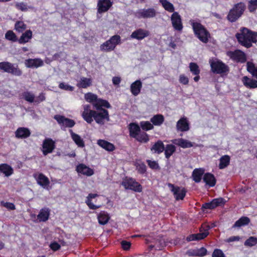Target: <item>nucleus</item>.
<instances>
[{
  "label": "nucleus",
  "instance_id": "obj_1",
  "mask_svg": "<svg viewBox=\"0 0 257 257\" xmlns=\"http://www.w3.org/2000/svg\"><path fill=\"white\" fill-rule=\"evenodd\" d=\"M83 107L82 116L88 123H91L94 119L97 124L103 125L109 120L108 111L102 107L95 108L96 110H92L90 105L88 104L84 105Z\"/></svg>",
  "mask_w": 257,
  "mask_h": 257
},
{
  "label": "nucleus",
  "instance_id": "obj_2",
  "mask_svg": "<svg viewBox=\"0 0 257 257\" xmlns=\"http://www.w3.org/2000/svg\"><path fill=\"white\" fill-rule=\"evenodd\" d=\"M236 37L239 43L246 48L250 47L252 43L257 42V32L250 31L245 28H242Z\"/></svg>",
  "mask_w": 257,
  "mask_h": 257
},
{
  "label": "nucleus",
  "instance_id": "obj_3",
  "mask_svg": "<svg viewBox=\"0 0 257 257\" xmlns=\"http://www.w3.org/2000/svg\"><path fill=\"white\" fill-rule=\"evenodd\" d=\"M192 26L195 35L202 42L207 43L210 36L209 33L199 23L193 22Z\"/></svg>",
  "mask_w": 257,
  "mask_h": 257
},
{
  "label": "nucleus",
  "instance_id": "obj_4",
  "mask_svg": "<svg viewBox=\"0 0 257 257\" xmlns=\"http://www.w3.org/2000/svg\"><path fill=\"white\" fill-rule=\"evenodd\" d=\"M85 99L87 102H90L92 104L95 108H97L99 107H104L106 108L110 107V105L106 100L98 98L96 95L92 93H87L85 94Z\"/></svg>",
  "mask_w": 257,
  "mask_h": 257
},
{
  "label": "nucleus",
  "instance_id": "obj_5",
  "mask_svg": "<svg viewBox=\"0 0 257 257\" xmlns=\"http://www.w3.org/2000/svg\"><path fill=\"white\" fill-rule=\"evenodd\" d=\"M120 41L121 38L119 35H114L102 43L100 46V49L104 52H111L114 50L118 44L120 43Z\"/></svg>",
  "mask_w": 257,
  "mask_h": 257
},
{
  "label": "nucleus",
  "instance_id": "obj_6",
  "mask_svg": "<svg viewBox=\"0 0 257 257\" xmlns=\"http://www.w3.org/2000/svg\"><path fill=\"white\" fill-rule=\"evenodd\" d=\"M209 63L211 71L214 73L223 74L228 71V66L217 59L210 60Z\"/></svg>",
  "mask_w": 257,
  "mask_h": 257
},
{
  "label": "nucleus",
  "instance_id": "obj_7",
  "mask_svg": "<svg viewBox=\"0 0 257 257\" xmlns=\"http://www.w3.org/2000/svg\"><path fill=\"white\" fill-rule=\"evenodd\" d=\"M244 10V4L241 3L237 4L230 11L227 16L228 20L231 22H235L241 16Z\"/></svg>",
  "mask_w": 257,
  "mask_h": 257
},
{
  "label": "nucleus",
  "instance_id": "obj_8",
  "mask_svg": "<svg viewBox=\"0 0 257 257\" xmlns=\"http://www.w3.org/2000/svg\"><path fill=\"white\" fill-rule=\"evenodd\" d=\"M121 185L125 189H129L137 192H141L142 191L141 185L132 178L126 177L122 182Z\"/></svg>",
  "mask_w": 257,
  "mask_h": 257
},
{
  "label": "nucleus",
  "instance_id": "obj_9",
  "mask_svg": "<svg viewBox=\"0 0 257 257\" xmlns=\"http://www.w3.org/2000/svg\"><path fill=\"white\" fill-rule=\"evenodd\" d=\"M0 69L4 72L11 73L16 76H21L22 74V71L18 68L17 65L9 62H1Z\"/></svg>",
  "mask_w": 257,
  "mask_h": 257
},
{
  "label": "nucleus",
  "instance_id": "obj_10",
  "mask_svg": "<svg viewBox=\"0 0 257 257\" xmlns=\"http://www.w3.org/2000/svg\"><path fill=\"white\" fill-rule=\"evenodd\" d=\"M211 227L207 224H203L200 228V233L190 235L187 237V240L188 241H192L204 238L208 235V230Z\"/></svg>",
  "mask_w": 257,
  "mask_h": 257
},
{
  "label": "nucleus",
  "instance_id": "obj_11",
  "mask_svg": "<svg viewBox=\"0 0 257 257\" xmlns=\"http://www.w3.org/2000/svg\"><path fill=\"white\" fill-rule=\"evenodd\" d=\"M134 15L138 19H148L155 17L156 11L153 8L142 9L137 11Z\"/></svg>",
  "mask_w": 257,
  "mask_h": 257
},
{
  "label": "nucleus",
  "instance_id": "obj_12",
  "mask_svg": "<svg viewBox=\"0 0 257 257\" xmlns=\"http://www.w3.org/2000/svg\"><path fill=\"white\" fill-rule=\"evenodd\" d=\"M55 148V142L51 138H46L43 142L42 151L44 155L53 152Z\"/></svg>",
  "mask_w": 257,
  "mask_h": 257
},
{
  "label": "nucleus",
  "instance_id": "obj_13",
  "mask_svg": "<svg viewBox=\"0 0 257 257\" xmlns=\"http://www.w3.org/2000/svg\"><path fill=\"white\" fill-rule=\"evenodd\" d=\"M171 21L174 29L180 31L183 29V25L180 15L177 12H174L171 16Z\"/></svg>",
  "mask_w": 257,
  "mask_h": 257
},
{
  "label": "nucleus",
  "instance_id": "obj_14",
  "mask_svg": "<svg viewBox=\"0 0 257 257\" xmlns=\"http://www.w3.org/2000/svg\"><path fill=\"white\" fill-rule=\"evenodd\" d=\"M227 55L231 59L236 62L243 63L246 60L245 54L238 50L234 51H229L227 53Z\"/></svg>",
  "mask_w": 257,
  "mask_h": 257
},
{
  "label": "nucleus",
  "instance_id": "obj_15",
  "mask_svg": "<svg viewBox=\"0 0 257 257\" xmlns=\"http://www.w3.org/2000/svg\"><path fill=\"white\" fill-rule=\"evenodd\" d=\"M168 185L170 189L173 193L176 200H182L184 198L186 191L184 188L175 186L174 185L170 183Z\"/></svg>",
  "mask_w": 257,
  "mask_h": 257
},
{
  "label": "nucleus",
  "instance_id": "obj_16",
  "mask_svg": "<svg viewBox=\"0 0 257 257\" xmlns=\"http://www.w3.org/2000/svg\"><path fill=\"white\" fill-rule=\"evenodd\" d=\"M34 177L39 185L44 189L49 190L50 181L46 176L42 173H36L34 174Z\"/></svg>",
  "mask_w": 257,
  "mask_h": 257
},
{
  "label": "nucleus",
  "instance_id": "obj_17",
  "mask_svg": "<svg viewBox=\"0 0 257 257\" xmlns=\"http://www.w3.org/2000/svg\"><path fill=\"white\" fill-rule=\"evenodd\" d=\"M54 118L62 126L71 127L75 124V122L73 120L66 118L60 115H56Z\"/></svg>",
  "mask_w": 257,
  "mask_h": 257
},
{
  "label": "nucleus",
  "instance_id": "obj_18",
  "mask_svg": "<svg viewBox=\"0 0 257 257\" xmlns=\"http://www.w3.org/2000/svg\"><path fill=\"white\" fill-rule=\"evenodd\" d=\"M149 35L150 33L148 31L143 29H138L132 33L131 37L133 39L141 40L149 36Z\"/></svg>",
  "mask_w": 257,
  "mask_h": 257
},
{
  "label": "nucleus",
  "instance_id": "obj_19",
  "mask_svg": "<svg viewBox=\"0 0 257 257\" xmlns=\"http://www.w3.org/2000/svg\"><path fill=\"white\" fill-rule=\"evenodd\" d=\"M176 128L178 131L180 132H186L189 128V123L186 117H181L177 122L176 124Z\"/></svg>",
  "mask_w": 257,
  "mask_h": 257
},
{
  "label": "nucleus",
  "instance_id": "obj_20",
  "mask_svg": "<svg viewBox=\"0 0 257 257\" xmlns=\"http://www.w3.org/2000/svg\"><path fill=\"white\" fill-rule=\"evenodd\" d=\"M224 204V200L222 198H218L213 199L211 202L205 203L202 205L204 209H212L217 206H221Z\"/></svg>",
  "mask_w": 257,
  "mask_h": 257
},
{
  "label": "nucleus",
  "instance_id": "obj_21",
  "mask_svg": "<svg viewBox=\"0 0 257 257\" xmlns=\"http://www.w3.org/2000/svg\"><path fill=\"white\" fill-rule=\"evenodd\" d=\"M25 64L28 68H37L42 66L44 65V62L40 58L29 59L25 60Z\"/></svg>",
  "mask_w": 257,
  "mask_h": 257
},
{
  "label": "nucleus",
  "instance_id": "obj_22",
  "mask_svg": "<svg viewBox=\"0 0 257 257\" xmlns=\"http://www.w3.org/2000/svg\"><path fill=\"white\" fill-rule=\"evenodd\" d=\"M172 142L177 146L183 148H189L193 147V143L190 141L182 138L174 139L172 141Z\"/></svg>",
  "mask_w": 257,
  "mask_h": 257
},
{
  "label": "nucleus",
  "instance_id": "obj_23",
  "mask_svg": "<svg viewBox=\"0 0 257 257\" xmlns=\"http://www.w3.org/2000/svg\"><path fill=\"white\" fill-rule=\"evenodd\" d=\"M112 5L110 0H98L97 4L98 12L99 13L106 12Z\"/></svg>",
  "mask_w": 257,
  "mask_h": 257
},
{
  "label": "nucleus",
  "instance_id": "obj_24",
  "mask_svg": "<svg viewBox=\"0 0 257 257\" xmlns=\"http://www.w3.org/2000/svg\"><path fill=\"white\" fill-rule=\"evenodd\" d=\"M76 171L78 173L87 176H91L94 174L93 169L83 164H80L77 166Z\"/></svg>",
  "mask_w": 257,
  "mask_h": 257
},
{
  "label": "nucleus",
  "instance_id": "obj_25",
  "mask_svg": "<svg viewBox=\"0 0 257 257\" xmlns=\"http://www.w3.org/2000/svg\"><path fill=\"white\" fill-rule=\"evenodd\" d=\"M31 135V132L27 127H19L15 132L16 137L19 139H25L29 137Z\"/></svg>",
  "mask_w": 257,
  "mask_h": 257
},
{
  "label": "nucleus",
  "instance_id": "obj_26",
  "mask_svg": "<svg viewBox=\"0 0 257 257\" xmlns=\"http://www.w3.org/2000/svg\"><path fill=\"white\" fill-rule=\"evenodd\" d=\"M207 250L204 247L189 249L187 252L189 256H197L202 257L206 254Z\"/></svg>",
  "mask_w": 257,
  "mask_h": 257
},
{
  "label": "nucleus",
  "instance_id": "obj_27",
  "mask_svg": "<svg viewBox=\"0 0 257 257\" xmlns=\"http://www.w3.org/2000/svg\"><path fill=\"white\" fill-rule=\"evenodd\" d=\"M203 181L206 183V185L209 187H213L216 184V179L214 176L211 173H206L203 177Z\"/></svg>",
  "mask_w": 257,
  "mask_h": 257
},
{
  "label": "nucleus",
  "instance_id": "obj_28",
  "mask_svg": "<svg viewBox=\"0 0 257 257\" xmlns=\"http://www.w3.org/2000/svg\"><path fill=\"white\" fill-rule=\"evenodd\" d=\"M97 144L100 147L108 152H112L115 149V146L112 144L103 140H98Z\"/></svg>",
  "mask_w": 257,
  "mask_h": 257
},
{
  "label": "nucleus",
  "instance_id": "obj_29",
  "mask_svg": "<svg viewBox=\"0 0 257 257\" xmlns=\"http://www.w3.org/2000/svg\"><path fill=\"white\" fill-rule=\"evenodd\" d=\"M142 83L140 80L134 82L131 85V91L134 96H137L141 91Z\"/></svg>",
  "mask_w": 257,
  "mask_h": 257
},
{
  "label": "nucleus",
  "instance_id": "obj_30",
  "mask_svg": "<svg viewBox=\"0 0 257 257\" xmlns=\"http://www.w3.org/2000/svg\"><path fill=\"white\" fill-rule=\"evenodd\" d=\"M98 194H93L90 193L88 194L87 197H86L85 203L88 207L91 209H96L100 207V205H94L92 202V199L95 198L97 196H98Z\"/></svg>",
  "mask_w": 257,
  "mask_h": 257
},
{
  "label": "nucleus",
  "instance_id": "obj_31",
  "mask_svg": "<svg viewBox=\"0 0 257 257\" xmlns=\"http://www.w3.org/2000/svg\"><path fill=\"white\" fill-rule=\"evenodd\" d=\"M97 219L100 224H106L110 219L109 214L104 211H101L97 214Z\"/></svg>",
  "mask_w": 257,
  "mask_h": 257
},
{
  "label": "nucleus",
  "instance_id": "obj_32",
  "mask_svg": "<svg viewBox=\"0 0 257 257\" xmlns=\"http://www.w3.org/2000/svg\"><path fill=\"white\" fill-rule=\"evenodd\" d=\"M0 172L4 174L5 176L9 177L13 173V169L7 164H0Z\"/></svg>",
  "mask_w": 257,
  "mask_h": 257
},
{
  "label": "nucleus",
  "instance_id": "obj_33",
  "mask_svg": "<svg viewBox=\"0 0 257 257\" xmlns=\"http://www.w3.org/2000/svg\"><path fill=\"white\" fill-rule=\"evenodd\" d=\"M71 137L73 141L77 145L78 147L83 148L84 147V142L80 136L73 132L72 130H70Z\"/></svg>",
  "mask_w": 257,
  "mask_h": 257
},
{
  "label": "nucleus",
  "instance_id": "obj_34",
  "mask_svg": "<svg viewBox=\"0 0 257 257\" xmlns=\"http://www.w3.org/2000/svg\"><path fill=\"white\" fill-rule=\"evenodd\" d=\"M159 3L166 11L173 13L175 12L174 5L168 0H159Z\"/></svg>",
  "mask_w": 257,
  "mask_h": 257
},
{
  "label": "nucleus",
  "instance_id": "obj_35",
  "mask_svg": "<svg viewBox=\"0 0 257 257\" xmlns=\"http://www.w3.org/2000/svg\"><path fill=\"white\" fill-rule=\"evenodd\" d=\"M32 38V32L31 30H27L25 33H23L20 38L18 40L20 44H25Z\"/></svg>",
  "mask_w": 257,
  "mask_h": 257
},
{
  "label": "nucleus",
  "instance_id": "obj_36",
  "mask_svg": "<svg viewBox=\"0 0 257 257\" xmlns=\"http://www.w3.org/2000/svg\"><path fill=\"white\" fill-rule=\"evenodd\" d=\"M204 173V170L201 168L195 169L192 173L193 180L197 183L200 182L201 180L202 175Z\"/></svg>",
  "mask_w": 257,
  "mask_h": 257
},
{
  "label": "nucleus",
  "instance_id": "obj_37",
  "mask_svg": "<svg viewBox=\"0 0 257 257\" xmlns=\"http://www.w3.org/2000/svg\"><path fill=\"white\" fill-rule=\"evenodd\" d=\"M130 136L135 138L141 131L139 125L135 123H131L129 125Z\"/></svg>",
  "mask_w": 257,
  "mask_h": 257
},
{
  "label": "nucleus",
  "instance_id": "obj_38",
  "mask_svg": "<svg viewBox=\"0 0 257 257\" xmlns=\"http://www.w3.org/2000/svg\"><path fill=\"white\" fill-rule=\"evenodd\" d=\"M91 79L89 78L82 77L77 83V86L81 88H86L91 84Z\"/></svg>",
  "mask_w": 257,
  "mask_h": 257
},
{
  "label": "nucleus",
  "instance_id": "obj_39",
  "mask_svg": "<svg viewBox=\"0 0 257 257\" xmlns=\"http://www.w3.org/2000/svg\"><path fill=\"white\" fill-rule=\"evenodd\" d=\"M49 210L48 208L42 209L38 215V219L40 221H45L48 219Z\"/></svg>",
  "mask_w": 257,
  "mask_h": 257
},
{
  "label": "nucleus",
  "instance_id": "obj_40",
  "mask_svg": "<svg viewBox=\"0 0 257 257\" xmlns=\"http://www.w3.org/2000/svg\"><path fill=\"white\" fill-rule=\"evenodd\" d=\"M164 121V117L162 114H157L151 118L153 125L160 126Z\"/></svg>",
  "mask_w": 257,
  "mask_h": 257
},
{
  "label": "nucleus",
  "instance_id": "obj_41",
  "mask_svg": "<svg viewBox=\"0 0 257 257\" xmlns=\"http://www.w3.org/2000/svg\"><path fill=\"white\" fill-rule=\"evenodd\" d=\"M152 151L154 153L160 154L164 150V146L162 141H158L151 148Z\"/></svg>",
  "mask_w": 257,
  "mask_h": 257
},
{
  "label": "nucleus",
  "instance_id": "obj_42",
  "mask_svg": "<svg viewBox=\"0 0 257 257\" xmlns=\"http://www.w3.org/2000/svg\"><path fill=\"white\" fill-rule=\"evenodd\" d=\"M249 221L250 220L247 217H242L235 222L233 227H239L247 225L249 223Z\"/></svg>",
  "mask_w": 257,
  "mask_h": 257
},
{
  "label": "nucleus",
  "instance_id": "obj_43",
  "mask_svg": "<svg viewBox=\"0 0 257 257\" xmlns=\"http://www.w3.org/2000/svg\"><path fill=\"white\" fill-rule=\"evenodd\" d=\"M230 157L228 155H224L220 158L219 168L222 169L226 167L229 163Z\"/></svg>",
  "mask_w": 257,
  "mask_h": 257
},
{
  "label": "nucleus",
  "instance_id": "obj_44",
  "mask_svg": "<svg viewBox=\"0 0 257 257\" xmlns=\"http://www.w3.org/2000/svg\"><path fill=\"white\" fill-rule=\"evenodd\" d=\"M165 150L166 158L168 159L174 153L176 150L175 147L173 145H168L166 146Z\"/></svg>",
  "mask_w": 257,
  "mask_h": 257
},
{
  "label": "nucleus",
  "instance_id": "obj_45",
  "mask_svg": "<svg viewBox=\"0 0 257 257\" xmlns=\"http://www.w3.org/2000/svg\"><path fill=\"white\" fill-rule=\"evenodd\" d=\"M5 38L11 42H15L18 41V38L16 35L14 33L13 31L9 30L5 34Z\"/></svg>",
  "mask_w": 257,
  "mask_h": 257
},
{
  "label": "nucleus",
  "instance_id": "obj_46",
  "mask_svg": "<svg viewBox=\"0 0 257 257\" xmlns=\"http://www.w3.org/2000/svg\"><path fill=\"white\" fill-rule=\"evenodd\" d=\"M27 28L26 25L23 21H17L15 25V29L19 33H22Z\"/></svg>",
  "mask_w": 257,
  "mask_h": 257
},
{
  "label": "nucleus",
  "instance_id": "obj_47",
  "mask_svg": "<svg viewBox=\"0 0 257 257\" xmlns=\"http://www.w3.org/2000/svg\"><path fill=\"white\" fill-rule=\"evenodd\" d=\"M134 138L141 143H146L149 141L148 135L144 132L142 133L140 132Z\"/></svg>",
  "mask_w": 257,
  "mask_h": 257
},
{
  "label": "nucleus",
  "instance_id": "obj_48",
  "mask_svg": "<svg viewBox=\"0 0 257 257\" xmlns=\"http://www.w3.org/2000/svg\"><path fill=\"white\" fill-rule=\"evenodd\" d=\"M23 97L29 102H33L34 101L35 95L31 92L26 91L23 93Z\"/></svg>",
  "mask_w": 257,
  "mask_h": 257
},
{
  "label": "nucleus",
  "instance_id": "obj_49",
  "mask_svg": "<svg viewBox=\"0 0 257 257\" xmlns=\"http://www.w3.org/2000/svg\"><path fill=\"white\" fill-rule=\"evenodd\" d=\"M140 126L144 131H149L154 127L153 124L148 121H142L140 122Z\"/></svg>",
  "mask_w": 257,
  "mask_h": 257
},
{
  "label": "nucleus",
  "instance_id": "obj_50",
  "mask_svg": "<svg viewBox=\"0 0 257 257\" xmlns=\"http://www.w3.org/2000/svg\"><path fill=\"white\" fill-rule=\"evenodd\" d=\"M190 71L195 75H198L200 73L199 66L196 63L191 62L189 64Z\"/></svg>",
  "mask_w": 257,
  "mask_h": 257
},
{
  "label": "nucleus",
  "instance_id": "obj_51",
  "mask_svg": "<svg viewBox=\"0 0 257 257\" xmlns=\"http://www.w3.org/2000/svg\"><path fill=\"white\" fill-rule=\"evenodd\" d=\"M137 170L140 174H144L146 171V166L145 164L140 161L136 163Z\"/></svg>",
  "mask_w": 257,
  "mask_h": 257
},
{
  "label": "nucleus",
  "instance_id": "obj_52",
  "mask_svg": "<svg viewBox=\"0 0 257 257\" xmlns=\"http://www.w3.org/2000/svg\"><path fill=\"white\" fill-rule=\"evenodd\" d=\"M257 243V238L255 237H250L244 242V245L247 246H252Z\"/></svg>",
  "mask_w": 257,
  "mask_h": 257
},
{
  "label": "nucleus",
  "instance_id": "obj_53",
  "mask_svg": "<svg viewBox=\"0 0 257 257\" xmlns=\"http://www.w3.org/2000/svg\"><path fill=\"white\" fill-rule=\"evenodd\" d=\"M59 87L60 89L67 91H72L74 90V87L68 84L61 82L59 84Z\"/></svg>",
  "mask_w": 257,
  "mask_h": 257
},
{
  "label": "nucleus",
  "instance_id": "obj_54",
  "mask_svg": "<svg viewBox=\"0 0 257 257\" xmlns=\"http://www.w3.org/2000/svg\"><path fill=\"white\" fill-rule=\"evenodd\" d=\"M16 7L17 9L22 11H26L28 10L29 7L27 4L24 3H18L16 4Z\"/></svg>",
  "mask_w": 257,
  "mask_h": 257
},
{
  "label": "nucleus",
  "instance_id": "obj_55",
  "mask_svg": "<svg viewBox=\"0 0 257 257\" xmlns=\"http://www.w3.org/2000/svg\"><path fill=\"white\" fill-rule=\"evenodd\" d=\"M257 8V0H250L249 2L248 9L250 12H253Z\"/></svg>",
  "mask_w": 257,
  "mask_h": 257
},
{
  "label": "nucleus",
  "instance_id": "obj_56",
  "mask_svg": "<svg viewBox=\"0 0 257 257\" xmlns=\"http://www.w3.org/2000/svg\"><path fill=\"white\" fill-rule=\"evenodd\" d=\"M212 257H225L223 251L219 249H215L212 254Z\"/></svg>",
  "mask_w": 257,
  "mask_h": 257
},
{
  "label": "nucleus",
  "instance_id": "obj_57",
  "mask_svg": "<svg viewBox=\"0 0 257 257\" xmlns=\"http://www.w3.org/2000/svg\"><path fill=\"white\" fill-rule=\"evenodd\" d=\"M50 247L53 250L56 251L60 249L61 244L56 241H53L50 243Z\"/></svg>",
  "mask_w": 257,
  "mask_h": 257
},
{
  "label": "nucleus",
  "instance_id": "obj_58",
  "mask_svg": "<svg viewBox=\"0 0 257 257\" xmlns=\"http://www.w3.org/2000/svg\"><path fill=\"white\" fill-rule=\"evenodd\" d=\"M179 82L184 85H186L189 82L188 78L185 76V75L181 74L179 77Z\"/></svg>",
  "mask_w": 257,
  "mask_h": 257
},
{
  "label": "nucleus",
  "instance_id": "obj_59",
  "mask_svg": "<svg viewBox=\"0 0 257 257\" xmlns=\"http://www.w3.org/2000/svg\"><path fill=\"white\" fill-rule=\"evenodd\" d=\"M148 163L150 167L152 169H156L159 167L158 164L155 161L149 160L148 161Z\"/></svg>",
  "mask_w": 257,
  "mask_h": 257
},
{
  "label": "nucleus",
  "instance_id": "obj_60",
  "mask_svg": "<svg viewBox=\"0 0 257 257\" xmlns=\"http://www.w3.org/2000/svg\"><path fill=\"white\" fill-rule=\"evenodd\" d=\"M121 244L122 247L124 250H127L128 249L130 248V246H131V243L130 242L124 241V240L122 241Z\"/></svg>",
  "mask_w": 257,
  "mask_h": 257
},
{
  "label": "nucleus",
  "instance_id": "obj_61",
  "mask_svg": "<svg viewBox=\"0 0 257 257\" xmlns=\"http://www.w3.org/2000/svg\"><path fill=\"white\" fill-rule=\"evenodd\" d=\"M3 205L6 207L7 208L10 210H14L15 209V205L12 203L10 202H4Z\"/></svg>",
  "mask_w": 257,
  "mask_h": 257
},
{
  "label": "nucleus",
  "instance_id": "obj_62",
  "mask_svg": "<svg viewBox=\"0 0 257 257\" xmlns=\"http://www.w3.org/2000/svg\"><path fill=\"white\" fill-rule=\"evenodd\" d=\"M112 83L114 85H118L121 81V78H120V77H117V76L113 77L112 78Z\"/></svg>",
  "mask_w": 257,
  "mask_h": 257
},
{
  "label": "nucleus",
  "instance_id": "obj_63",
  "mask_svg": "<svg viewBox=\"0 0 257 257\" xmlns=\"http://www.w3.org/2000/svg\"><path fill=\"white\" fill-rule=\"evenodd\" d=\"M240 239V237L238 236H233L229 237L227 239L228 242H230L235 241H238Z\"/></svg>",
  "mask_w": 257,
  "mask_h": 257
},
{
  "label": "nucleus",
  "instance_id": "obj_64",
  "mask_svg": "<svg viewBox=\"0 0 257 257\" xmlns=\"http://www.w3.org/2000/svg\"><path fill=\"white\" fill-rule=\"evenodd\" d=\"M45 99V96L43 93H41L39 95V96L36 98L35 101L37 102H40L44 100Z\"/></svg>",
  "mask_w": 257,
  "mask_h": 257
}]
</instances>
